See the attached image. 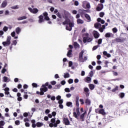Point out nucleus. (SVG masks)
<instances>
[{"instance_id":"f257e3e1","label":"nucleus","mask_w":128,"mask_h":128,"mask_svg":"<svg viewBox=\"0 0 128 128\" xmlns=\"http://www.w3.org/2000/svg\"><path fill=\"white\" fill-rule=\"evenodd\" d=\"M64 15L62 16L63 18H64V21L62 22L63 26H66V30L71 32L72 30V28L74 26V20H70L68 18V16H70V12L64 10Z\"/></svg>"},{"instance_id":"f03ea898","label":"nucleus","mask_w":128,"mask_h":128,"mask_svg":"<svg viewBox=\"0 0 128 128\" xmlns=\"http://www.w3.org/2000/svg\"><path fill=\"white\" fill-rule=\"evenodd\" d=\"M52 84H50L49 82H46L44 84H42L40 88V92L38 91L36 92V94H40V96H44V92H46L52 88Z\"/></svg>"},{"instance_id":"7ed1b4c3","label":"nucleus","mask_w":128,"mask_h":128,"mask_svg":"<svg viewBox=\"0 0 128 128\" xmlns=\"http://www.w3.org/2000/svg\"><path fill=\"white\" fill-rule=\"evenodd\" d=\"M84 50H82V51L79 54L78 61L80 62H84L85 60H88V56H84Z\"/></svg>"},{"instance_id":"20e7f679","label":"nucleus","mask_w":128,"mask_h":128,"mask_svg":"<svg viewBox=\"0 0 128 128\" xmlns=\"http://www.w3.org/2000/svg\"><path fill=\"white\" fill-rule=\"evenodd\" d=\"M56 118H52L50 122H48L50 128H57V124L56 122Z\"/></svg>"},{"instance_id":"39448f33","label":"nucleus","mask_w":128,"mask_h":128,"mask_svg":"<svg viewBox=\"0 0 128 128\" xmlns=\"http://www.w3.org/2000/svg\"><path fill=\"white\" fill-rule=\"evenodd\" d=\"M120 38H116V42H124L126 40V38L122 36H124V34L121 33Z\"/></svg>"},{"instance_id":"423d86ee","label":"nucleus","mask_w":128,"mask_h":128,"mask_svg":"<svg viewBox=\"0 0 128 128\" xmlns=\"http://www.w3.org/2000/svg\"><path fill=\"white\" fill-rule=\"evenodd\" d=\"M95 112L96 114H102V116H106V112H104V109H100L97 108L95 110Z\"/></svg>"},{"instance_id":"0eeeda50","label":"nucleus","mask_w":128,"mask_h":128,"mask_svg":"<svg viewBox=\"0 0 128 128\" xmlns=\"http://www.w3.org/2000/svg\"><path fill=\"white\" fill-rule=\"evenodd\" d=\"M94 40V38H90L88 36H86L83 38V42L84 44H86V42H92V40Z\"/></svg>"},{"instance_id":"6e6552de","label":"nucleus","mask_w":128,"mask_h":128,"mask_svg":"<svg viewBox=\"0 0 128 128\" xmlns=\"http://www.w3.org/2000/svg\"><path fill=\"white\" fill-rule=\"evenodd\" d=\"M28 10L30 12H32V14H36L38 12V8H32L30 7L28 8Z\"/></svg>"},{"instance_id":"1a4fd4ad","label":"nucleus","mask_w":128,"mask_h":128,"mask_svg":"<svg viewBox=\"0 0 128 128\" xmlns=\"http://www.w3.org/2000/svg\"><path fill=\"white\" fill-rule=\"evenodd\" d=\"M62 122L65 126H70V122L68 118H64L62 119Z\"/></svg>"},{"instance_id":"9d476101","label":"nucleus","mask_w":128,"mask_h":128,"mask_svg":"<svg viewBox=\"0 0 128 128\" xmlns=\"http://www.w3.org/2000/svg\"><path fill=\"white\" fill-rule=\"evenodd\" d=\"M84 92L86 98H88V96H90V89H88V87L84 88Z\"/></svg>"},{"instance_id":"9b49d317","label":"nucleus","mask_w":128,"mask_h":128,"mask_svg":"<svg viewBox=\"0 0 128 128\" xmlns=\"http://www.w3.org/2000/svg\"><path fill=\"white\" fill-rule=\"evenodd\" d=\"M93 36L94 37V38H100V34L96 30H94L92 32Z\"/></svg>"},{"instance_id":"f8f14e48","label":"nucleus","mask_w":128,"mask_h":128,"mask_svg":"<svg viewBox=\"0 0 128 128\" xmlns=\"http://www.w3.org/2000/svg\"><path fill=\"white\" fill-rule=\"evenodd\" d=\"M104 8V4H99L96 8V12H100Z\"/></svg>"},{"instance_id":"ddd939ff","label":"nucleus","mask_w":128,"mask_h":128,"mask_svg":"<svg viewBox=\"0 0 128 128\" xmlns=\"http://www.w3.org/2000/svg\"><path fill=\"white\" fill-rule=\"evenodd\" d=\"M84 81L85 82H87V84H90L92 82V78L88 76L84 78Z\"/></svg>"},{"instance_id":"4468645a","label":"nucleus","mask_w":128,"mask_h":128,"mask_svg":"<svg viewBox=\"0 0 128 128\" xmlns=\"http://www.w3.org/2000/svg\"><path fill=\"white\" fill-rule=\"evenodd\" d=\"M78 13L80 14V16L82 18L84 16V14H86L85 10L84 9H79L78 10Z\"/></svg>"},{"instance_id":"2eb2a0df","label":"nucleus","mask_w":128,"mask_h":128,"mask_svg":"<svg viewBox=\"0 0 128 128\" xmlns=\"http://www.w3.org/2000/svg\"><path fill=\"white\" fill-rule=\"evenodd\" d=\"M80 116V112H78L77 113H76V111L73 112V116H74V118H75L78 120V118H78V116Z\"/></svg>"},{"instance_id":"dca6fc26","label":"nucleus","mask_w":128,"mask_h":128,"mask_svg":"<svg viewBox=\"0 0 128 128\" xmlns=\"http://www.w3.org/2000/svg\"><path fill=\"white\" fill-rule=\"evenodd\" d=\"M38 22L39 24H42V22H44V16L40 15L38 16Z\"/></svg>"},{"instance_id":"f3484780","label":"nucleus","mask_w":128,"mask_h":128,"mask_svg":"<svg viewBox=\"0 0 128 128\" xmlns=\"http://www.w3.org/2000/svg\"><path fill=\"white\" fill-rule=\"evenodd\" d=\"M105 38H114V34L111 32H106L104 35Z\"/></svg>"},{"instance_id":"a211bd4d","label":"nucleus","mask_w":128,"mask_h":128,"mask_svg":"<svg viewBox=\"0 0 128 128\" xmlns=\"http://www.w3.org/2000/svg\"><path fill=\"white\" fill-rule=\"evenodd\" d=\"M94 28H95L99 29L100 28H102V24L98 22H96L94 24Z\"/></svg>"},{"instance_id":"6ab92c4d","label":"nucleus","mask_w":128,"mask_h":128,"mask_svg":"<svg viewBox=\"0 0 128 128\" xmlns=\"http://www.w3.org/2000/svg\"><path fill=\"white\" fill-rule=\"evenodd\" d=\"M78 100H80V97L78 96H76L75 102H76V106L78 108H79L80 106V102H78Z\"/></svg>"},{"instance_id":"aec40b11","label":"nucleus","mask_w":128,"mask_h":128,"mask_svg":"<svg viewBox=\"0 0 128 128\" xmlns=\"http://www.w3.org/2000/svg\"><path fill=\"white\" fill-rule=\"evenodd\" d=\"M66 56L68 58H72V50H68Z\"/></svg>"},{"instance_id":"412c9836","label":"nucleus","mask_w":128,"mask_h":128,"mask_svg":"<svg viewBox=\"0 0 128 128\" xmlns=\"http://www.w3.org/2000/svg\"><path fill=\"white\" fill-rule=\"evenodd\" d=\"M22 32V28L20 27H17L15 29V32H16V34H20Z\"/></svg>"},{"instance_id":"4be33fe9","label":"nucleus","mask_w":128,"mask_h":128,"mask_svg":"<svg viewBox=\"0 0 128 128\" xmlns=\"http://www.w3.org/2000/svg\"><path fill=\"white\" fill-rule=\"evenodd\" d=\"M84 17L86 18V19L88 20L89 22H92V18H90V16L88 14H84Z\"/></svg>"},{"instance_id":"5701e85b","label":"nucleus","mask_w":128,"mask_h":128,"mask_svg":"<svg viewBox=\"0 0 128 128\" xmlns=\"http://www.w3.org/2000/svg\"><path fill=\"white\" fill-rule=\"evenodd\" d=\"M30 112H25L23 114V116H24V118H28V116H30V117H32V116L34 113H32V115H30Z\"/></svg>"},{"instance_id":"b1692460","label":"nucleus","mask_w":128,"mask_h":128,"mask_svg":"<svg viewBox=\"0 0 128 128\" xmlns=\"http://www.w3.org/2000/svg\"><path fill=\"white\" fill-rule=\"evenodd\" d=\"M73 46L75 50H76V48H80V44H78L76 42H73Z\"/></svg>"},{"instance_id":"393cba45","label":"nucleus","mask_w":128,"mask_h":128,"mask_svg":"<svg viewBox=\"0 0 128 128\" xmlns=\"http://www.w3.org/2000/svg\"><path fill=\"white\" fill-rule=\"evenodd\" d=\"M97 22H100V24H104V22H106V21H104V20L100 18H97Z\"/></svg>"},{"instance_id":"a878e982","label":"nucleus","mask_w":128,"mask_h":128,"mask_svg":"<svg viewBox=\"0 0 128 128\" xmlns=\"http://www.w3.org/2000/svg\"><path fill=\"white\" fill-rule=\"evenodd\" d=\"M4 82H8L10 79H8L6 76H4L2 78Z\"/></svg>"},{"instance_id":"bb28decb","label":"nucleus","mask_w":128,"mask_h":128,"mask_svg":"<svg viewBox=\"0 0 128 128\" xmlns=\"http://www.w3.org/2000/svg\"><path fill=\"white\" fill-rule=\"evenodd\" d=\"M6 6H8V2H6V1H4L1 4V8H4Z\"/></svg>"},{"instance_id":"cd10ccee","label":"nucleus","mask_w":128,"mask_h":128,"mask_svg":"<svg viewBox=\"0 0 128 128\" xmlns=\"http://www.w3.org/2000/svg\"><path fill=\"white\" fill-rule=\"evenodd\" d=\"M85 104H86V106H90V104H92V102L90 101V100L87 98L85 100Z\"/></svg>"},{"instance_id":"c85d7f7f","label":"nucleus","mask_w":128,"mask_h":128,"mask_svg":"<svg viewBox=\"0 0 128 128\" xmlns=\"http://www.w3.org/2000/svg\"><path fill=\"white\" fill-rule=\"evenodd\" d=\"M61 86H62V85L60 84H58L53 86L52 88L53 90H56V89L60 90Z\"/></svg>"},{"instance_id":"c756f323","label":"nucleus","mask_w":128,"mask_h":128,"mask_svg":"<svg viewBox=\"0 0 128 128\" xmlns=\"http://www.w3.org/2000/svg\"><path fill=\"white\" fill-rule=\"evenodd\" d=\"M2 44H3L4 46H8L10 44V43L8 42V41H5L2 42Z\"/></svg>"},{"instance_id":"7c9ffc66","label":"nucleus","mask_w":128,"mask_h":128,"mask_svg":"<svg viewBox=\"0 0 128 128\" xmlns=\"http://www.w3.org/2000/svg\"><path fill=\"white\" fill-rule=\"evenodd\" d=\"M89 88L91 90H94V88H96V86L94 84H88Z\"/></svg>"},{"instance_id":"2f4dec72","label":"nucleus","mask_w":128,"mask_h":128,"mask_svg":"<svg viewBox=\"0 0 128 128\" xmlns=\"http://www.w3.org/2000/svg\"><path fill=\"white\" fill-rule=\"evenodd\" d=\"M66 106L68 108H72V102H66Z\"/></svg>"},{"instance_id":"473e14b6","label":"nucleus","mask_w":128,"mask_h":128,"mask_svg":"<svg viewBox=\"0 0 128 128\" xmlns=\"http://www.w3.org/2000/svg\"><path fill=\"white\" fill-rule=\"evenodd\" d=\"M28 17L26 16H22L18 18V20H26Z\"/></svg>"},{"instance_id":"72a5a7b5","label":"nucleus","mask_w":128,"mask_h":128,"mask_svg":"<svg viewBox=\"0 0 128 128\" xmlns=\"http://www.w3.org/2000/svg\"><path fill=\"white\" fill-rule=\"evenodd\" d=\"M37 128H42L44 126V123L42 122H36Z\"/></svg>"},{"instance_id":"f704fd0d","label":"nucleus","mask_w":128,"mask_h":128,"mask_svg":"<svg viewBox=\"0 0 128 128\" xmlns=\"http://www.w3.org/2000/svg\"><path fill=\"white\" fill-rule=\"evenodd\" d=\"M76 22H77L78 24H84V20H82L80 18L78 19Z\"/></svg>"},{"instance_id":"c9c22d12","label":"nucleus","mask_w":128,"mask_h":128,"mask_svg":"<svg viewBox=\"0 0 128 128\" xmlns=\"http://www.w3.org/2000/svg\"><path fill=\"white\" fill-rule=\"evenodd\" d=\"M118 96L120 98H124V96H126V94H124V92H122L119 94Z\"/></svg>"},{"instance_id":"e433bc0d","label":"nucleus","mask_w":128,"mask_h":128,"mask_svg":"<svg viewBox=\"0 0 128 128\" xmlns=\"http://www.w3.org/2000/svg\"><path fill=\"white\" fill-rule=\"evenodd\" d=\"M96 42L98 43V44H102V38H100L98 40H96Z\"/></svg>"},{"instance_id":"4c0bfd02","label":"nucleus","mask_w":128,"mask_h":128,"mask_svg":"<svg viewBox=\"0 0 128 128\" xmlns=\"http://www.w3.org/2000/svg\"><path fill=\"white\" fill-rule=\"evenodd\" d=\"M84 114L80 115V120H82V122H84Z\"/></svg>"},{"instance_id":"58836bf2","label":"nucleus","mask_w":128,"mask_h":128,"mask_svg":"<svg viewBox=\"0 0 128 128\" xmlns=\"http://www.w3.org/2000/svg\"><path fill=\"white\" fill-rule=\"evenodd\" d=\"M64 78H70V74L69 73H64Z\"/></svg>"},{"instance_id":"ea45409f","label":"nucleus","mask_w":128,"mask_h":128,"mask_svg":"<svg viewBox=\"0 0 128 128\" xmlns=\"http://www.w3.org/2000/svg\"><path fill=\"white\" fill-rule=\"evenodd\" d=\"M11 40H12V36H8L6 42H8L11 44V42H10Z\"/></svg>"},{"instance_id":"a19ab883","label":"nucleus","mask_w":128,"mask_h":128,"mask_svg":"<svg viewBox=\"0 0 128 128\" xmlns=\"http://www.w3.org/2000/svg\"><path fill=\"white\" fill-rule=\"evenodd\" d=\"M2 30H3V32H8V27L6 26H4Z\"/></svg>"},{"instance_id":"79ce46f5","label":"nucleus","mask_w":128,"mask_h":128,"mask_svg":"<svg viewBox=\"0 0 128 128\" xmlns=\"http://www.w3.org/2000/svg\"><path fill=\"white\" fill-rule=\"evenodd\" d=\"M112 30L114 34H116V32H118V28L114 27L112 29Z\"/></svg>"},{"instance_id":"37998d69","label":"nucleus","mask_w":128,"mask_h":128,"mask_svg":"<svg viewBox=\"0 0 128 128\" xmlns=\"http://www.w3.org/2000/svg\"><path fill=\"white\" fill-rule=\"evenodd\" d=\"M11 8L12 10H18L20 8H18V5H16L12 6Z\"/></svg>"},{"instance_id":"c03bdc74","label":"nucleus","mask_w":128,"mask_h":128,"mask_svg":"<svg viewBox=\"0 0 128 128\" xmlns=\"http://www.w3.org/2000/svg\"><path fill=\"white\" fill-rule=\"evenodd\" d=\"M4 124H6V122H4V120H0V126H4Z\"/></svg>"},{"instance_id":"a18cd8bd","label":"nucleus","mask_w":128,"mask_h":128,"mask_svg":"<svg viewBox=\"0 0 128 128\" xmlns=\"http://www.w3.org/2000/svg\"><path fill=\"white\" fill-rule=\"evenodd\" d=\"M118 90V86H116V88L112 90V92H116V91Z\"/></svg>"},{"instance_id":"49530a36","label":"nucleus","mask_w":128,"mask_h":128,"mask_svg":"<svg viewBox=\"0 0 128 128\" xmlns=\"http://www.w3.org/2000/svg\"><path fill=\"white\" fill-rule=\"evenodd\" d=\"M14 124L16 126H20V120H16L14 122Z\"/></svg>"},{"instance_id":"de8ad7c7","label":"nucleus","mask_w":128,"mask_h":128,"mask_svg":"<svg viewBox=\"0 0 128 128\" xmlns=\"http://www.w3.org/2000/svg\"><path fill=\"white\" fill-rule=\"evenodd\" d=\"M94 71L92 70L89 73V76H90V78H92V76H94Z\"/></svg>"},{"instance_id":"09e8293b","label":"nucleus","mask_w":128,"mask_h":128,"mask_svg":"<svg viewBox=\"0 0 128 128\" xmlns=\"http://www.w3.org/2000/svg\"><path fill=\"white\" fill-rule=\"evenodd\" d=\"M50 84H52V86H56V80H52V82H50Z\"/></svg>"},{"instance_id":"8fccbe9b","label":"nucleus","mask_w":128,"mask_h":128,"mask_svg":"<svg viewBox=\"0 0 128 128\" xmlns=\"http://www.w3.org/2000/svg\"><path fill=\"white\" fill-rule=\"evenodd\" d=\"M64 92H70V89L68 88H65Z\"/></svg>"},{"instance_id":"3c124183","label":"nucleus","mask_w":128,"mask_h":128,"mask_svg":"<svg viewBox=\"0 0 128 128\" xmlns=\"http://www.w3.org/2000/svg\"><path fill=\"white\" fill-rule=\"evenodd\" d=\"M68 82L69 84H73L74 83V80L72 79V78H70L68 80Z\"/></svg>"},{"instance_id":"603ef678","label":"nucleus","mask_w":128,"mask_h":128,"mask_svg":"<svg viewBox=\"0 0 128 128\" xmlns=\"http://www.w3.org/2000/svg\"><path fill=\"white\" fill-rule=\"evenodd\" d=\"M96 70H102V66L100 65L96 66Z\"/></svg>"},{"instance_id":"864d4df0","label":"nucleus","mask_w":128,"mask_h":128,"mask_svg":"<svg viewBox=\"0 0 128 128\" xmlns=\"http://www.w3.org/2000/svg\"><path fill=\"white\" fill-rule=\"evenodd\" d=\"M58 104H64V99H60V100H58Z\"/></svg>"},{"instance_id":"5fc2aeb1","label":"nucleus","mask_w":128,"mask_h":128,"mask_svg":"<svg viewBox=\"0 0 128 128\" xmlns=\"http://www.w3.org/2000/svg\"><path fill=\"white\" fill-rule=\"evenodd\" d=\"M99 16L100 18H102L103 16H104V12H100L99 14Z\"/></svg>"},{"instance_id":"6e6d98bb","label":"nucleus","mask_w":128,"mask_h":128,"mask_svg":"<svg viewBox=\"0 0 128 128\" xmlns=\"http://www.w3.org/2000/svg\"><path fill=\"white\" fill-rule=\"evenodd\" d=\"M17 40H14L12 41V46H16V44H18Z\"/></svg>"},{"instance_id":"4d7b16f0","label":"nucleus","mask_w":128,"mask_h":128,"mask_svg":"<svg viewBox=\"0 0 128 128\" xmlns=\"http://www.w3.org/2000/svg\"><path fill=\"white\" fill-rule=\"evenodd\" d=\"M56 15L58 17V18H60V19H62V14H60V12H58L56 14Z\"/></svg>"},{"instance_id":"13d9d810","label":"nucleus","mask_w":128,"mask_h":128,"mask_svg":"<svg viewBox=\"0 0 128 128\" xmlns=\"http://www.w3.org/2000/svg\"><path fill=\"white\" fill-rule=\"evenodd\" d=\"M86 8H90V2H88L86 4Z\"/></svg>"},{"instance_id":"bf43d9fd","label":"nucleus","mask_w":128,"mask_h":128,"mask_svg":"<svg viewBox=\"0 0 128 128\" xmlns=\"http://www.w3.org/2000/svg\"><path fill=\"white\" fill-rule=\"evenodd\" d=\"M72 61H69L68 62V68H72Z\"/></svg>"},{"instance_id":"052dcab7","label":"nucleus","mask_w":128,"mask_h":128,"mask_svg":"<svg viewBox=\"0 0 128 128\" xmlns=\"http://www.w3.org/2000/svg\"><path fill=\"white\" fill-rule=\"evenodd\" d=\"M32 86L33 88H38V84L34 82L32 84Z\"/></svg>"},{"instance_id":"680f3d73","label":"nucleus","mask_w":128,"mask_h":128,"mask_svg":"<svg viewBox=\"0 0 128 128\" xmlns=\"http://www.w3.org/2000/svg\"><path fill=\"white\" fill-rule=\"evenodd\" d=\"M6 70H6V68H2V71H1V72H2V74H5L6 73Z\"/></svg>"},{"instance_id":"e2e57ef3","label":"nucleus","mask_w":128,"mask_h":128,"mask_svg":"<svg viewBox=\"0 0 128 128\" xmlns=\"http://www.w3.org/2000/svg\"><path fill=\"white\" fill-rule=\"evenodd\" d=\"M50 109L46 110H45L46 114H50Z\"/></svg>"},{"instance_id":"0e129e2a","label":"nucleus","mask_w":128,"mask_h":128,"mask_svg":"<svg viewBox=\"0 0 128 128\" xmlns=\"http://www.w3.org/2000/svg\"><path fill=\"white\" fill-rule=\"evenodd\" d=\"M3 90L4 91V92H10V88L6 87V88H5L3 89Z\"/></svg>"},{"instance_id":"69168bd1","label":"nucleus","mask_w":128,"mask_h":128,"mask_svg":"<svg viewBox=\"0 0 128 128\" xmlns=\"http://www.w3.org/2000/svg\"><path fill=\"white\" fill-rule=\"evenodd\" d=\"M10 34L12 38L16 36V32L15 31L12 32H11Z\"/></svg>"},{"instance_id":"338daca9","label":"nucleus","mask_w":128,"mask_h":128,"mask_svg":"<svg viewBox=\"0 0 128 128\" xmlns=\"http://www.w3.org/2000/svg\"><path fill=\"white\" fill-rule=\"evenodd\" d=\"M56 100H62V96L58 95L56 97Z\"/></svg>"},{"instance_id":"774afa93","label":"nucleus","mask_w":128,"mask_h":128,"mask_svg":"<svg viewBox=\"0 0 128 128\" xmlns=\"http://www.w3.org/2000/svg\"><path fill=\"white\" fill-rule=\"evenodd\" d=\"M66 84V80H62V81L60 82V84L62 86H64V84Z\"/></svg>"}]
</instances>
